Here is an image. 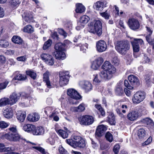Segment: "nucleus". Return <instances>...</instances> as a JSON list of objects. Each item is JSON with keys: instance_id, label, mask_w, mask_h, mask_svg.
<instances>
[{"instance_id": "nucleus-3", "label": "nucleus", "mask_w": 154, "mask_h": 154, "mask_svg": "<svg viewBox=\"0 0 154 154\" xmlns=\"http://www.w3.org/2000/svg\"><path fill=\"white\" fill-rule=\"evenodd\" d=\"M130 48V45L127 40L118 41L115 46L116 50L122 54H125Z\"/></svg>"}, {"instance_id": "nucleus-24", "label": "nucleus", "mask_w": 154, "mask_h": 154, "mask_svg": "<svg viewBox=\"0 0 154 154\" xmlns=\"http://www.w3.org/2000/svg\"><path fill=\"white\" fill-rule=\"evenodd\" d=\"M128 79L131 85H137L139 83V80L138 77L134 75H130L128 76Z\"/></svg>"}, {"instance_id": "nucleus-19", "label": "nucleus", "mask_w": 154, "mask_h": 154, "mask_svg": "<svg viewBox=\"0 0 154 154\" xmlns=\"http://www.w3.org/2000/svg\"><path fill=\"white\" fill-rule=\"evenodd\" d=\"M3 113L4 116L7 119L11 118L13 115L12 109L10 107H6Z\"/></svg>"}, {"instance_id": "nucleus-11", "label": "nucleus", "mask_w": 154, "mask_h": 154, "mask_svg": "<svg viewBox=\"0 0 154 154\" xmlns=\"http://www.w3.org/2000/svg\"><path fill=\"white\" fill-rule=\"evenodd\" d=\"M68 72L66 73L62 72L60 75V84L61 86H64L68 84L69 76Z\"/></svg>"}, {"instance_id": "nucleus-44", "label": "nucleus", "mask_w": 154, "mask_h": 154, "mask_svg": "<svg viewBox=\"0 0 154 154\" xmlns=\"http://www.w3.org/2000/svg\"><path fill=\"white\" fill-rule=\"evenodd\" d=\"M86 107V105L84 103H81L77 106L79 112H81L84 111Z\"/></svg>"}, {"instance_id": "nucleus-61", "label": "nucleus", "mask_w": 154, "mask_h": 154, "mask_svg": "<svg viewBox=\"0 0 154 154\" xmlns=\"http://www.w3.org/2000/svg\"><path fill=\"white\" fill-rule=\"evenodd\" d=\"M10 3L12 6H16L20 3L19 0H11Z\"/></svg>"}, {"instance_id": "nucleus-13", "label": "nucleus", "mask_w": 154, "mask_h": 154, "mask_svg": "<svg viewBox=\"0 0 154 154\" xmlns=\"http://www.w3.org/2000/svg\"><path fill=\"white\" fill-rule=\"evenodd\" d=\"M67 93L70 97L75 100H79L82 98L81 96L77 91L73 88L68 89Z\"/></svg>"}, {"instance_id": "nucleus-5", "label": "nucleus", "mask_w": 154, "mask_h": 154, "mask_svg": "<svg viewBox=\"0 0 154 154\" xmlns=\"http://www.w3.org/2000/svg\"><path fill=\"white\" fill-rule=\"evenodd\" d=\"M145 98V92L141 91H138L135 93L133 96V103L134 104H139L143 101Z\"/></svg>"}, {"instance_id": "nucleus-33", "label": "nucleus", "mask_w": 154, "mask_h": 154, "mask_svg": "<svg viewBox=\"0 0 154 154\" xmlns=\"http://www.w3.org/2000/svg\"><path fill=\"white\" fill-rule=\"evenodd\" d=\"M11 41L14 43L19 45L22 44L23 42L22 38L17 35L14 36L11 38Z\"/></svg>"}, {"instance_id": "nucleus-39", "label": "nucleus", "mask_w": 154, "mask_h": 154, "mask_svg": "<svg viewBox=\"0 0 154 154\" xmlns=\"http://www.w3.org/2000/svg\"><path fill=\"white\" fill-rule=\"evenodd\" d=\"M57 132L63 138L65 139L68 137V134L66 131H64L62 129H59Z\"/></svg>"}, {"instance_id": "nucleus-52", "label": "nucleus", "mask_w": 154, "mask_h": 154, "mask_svg": "<svg viewBox=\"0 0 154 154\" xmlns=\"http://www.w3.org/2000/svg\"><path fill=\"white\" fill-rule=\"evenodd\" d=\"M100 66L97 63L94 61L92 62L91 66V68L94 70H97Z\"/></svg>"}, {"instance_id": "nucleus-49", "label": "nucleus", "mask_w": 154, "mask_h": 154, "mask_svg": "<svg viewBox=\"0 0 154 154\" xmlns=\"http://www.w3.org/2000/svg\"><path fill=\"white\" fill-rule=\"evenodd\" d=\"M33 148L39 151L42 154H49L47 152H46L45 149L40 146H33Z\"/></svg>"}, {"instance_id": "nucleus-51", "label": "nucleus", "mask_w": 154, "mask_h": 154, "mask_svg": "<svg viewBox=\"0 0 154 154\" xmlns=\"http://www.w3.org/2000/svg\"><path fill=\"white\" fill-rule=\"evenodd\" d=\"M94 29H102L101 23L100 20H97L94 24Z\"/></svg>"}, {"instance_id": "nucleus-43", "label": "nucleus", "mask_w": 154, "mask_h": 154, "mask_svg": "<svg viewBox=\"0 0 154 154\" xmlns=\"http://www.w3.org/2000/svg\"><path fill=\"white\" fill-rule=\"evenodd\" d=\"M52 41L50 39H48L45 42L43 46V48L44 50H45L49 48L51 45Z\"/></svg>"}, {"instance_id": "nucleus-48", "label": "nucleus", "mask_w": 154, "mask_h": 154, "mask_svg": "<svg viewBox=\"0 0 154 154\" xmlns=\"http://www.w3.org/2000/svg\"><path fill=\"white\" fill-rule=\"evenodd\" d=\"M89 32L98 36H100L102 33L101 29H89Z\"/></svg>"}, {"instance_id": "nucleus-60", "label": "nucleus", "mask_w": 154, "mask_h": 154, "mask_svg": "<svg viewBox=\"0 0 154 154\" xmlns=\"http://www.w3.org/2000/svg\"><path fill=\"white\" fill-rule=\"evenodd\" d=\"M26 59V55L18 57L16 58L17 60L18 61L21 62L25 61Z\"/></svg>"}, {"instance_id": "nucleus-53", "label": "nucleus", "mask_w": 154, "mask_h": 154, "mask_svg": "<svg viewBox=\"0 0 154 154\" xmlns=\"http://www.w3.org/2000/svg\"><path fill=\"white\" fill-rule=\"evenodd\" d=\"M9 83V81H6L5 82L0 83V89H3L6 88Z\"/></svg>"}, {"instance_id": "nucleus-59", "label": "nucleus", "mask_w": 154, "mask_h": 154, "mask_svg": "<svg viewBox=\"0 0 154 154\" xmlns=\"http://www.w3.org/2000/svg\"><path fill=\"white\" fill-rule=\"evenodd\" d=\"M80 50L81 51H82L83 52H85L86 51V49L88 48V45L87 44L85 43L83 45H81L80 46Z\"/></svg>"}, {"instance_id": "nucleus-22", "label": "nucleus", "mask_w": 154, "mask_h": 154, "mask_svg": "<svg viewBox=\"0 0 154 154\" xmlns=\"http://www.w3.org/2000/svg\"><path fill=\"white\" fill-rule=\"evenodd\" d=\"M40 118L39 115L37 113H34L29 115L27 117L28 120L30 122H36L39 120Z\"/></svg>"}, {"instance_id": "nucleus-25", "label": "nucleus", "mask_w": 154, "mask_h": 154, "mask_svg": "<svg viewBox=\"0 0 154 154\" xmlns=\"http://www.w3.org/2000/svg\"><path fill=\"white\" fill-rule=\"evenodd\" d=\"M122 85V81H120L119 83L118 84L115 90L116 93L117 95H121L123 94Z\"/></svg>"}, {"instance_id": "nucleus-35", "label": "nucleus", "mask_w": 154, "mask_h": 154, "mask_svg": "<svg viewBox=\"0 0 154 154\" xmlns=\"http://www.w3.org/2000/svg\"><path fill=\"white\" fill-rule=\"evenodd\" d=\"M75 10L77 13H82L85 11V8L81 4H77Z\"/></svg>"}, {"instance_id": "nucleus-20", "label": "nucleus", "mask_w": 154, "mask_h": 154, "mask_svg": "<svg viewBox=\"0 0 154 154\" xmlns=\"http://www.w3.org/2000/svg\"><path fill=\"white\" fill-rule=\"evenodd\" d=\"M53 55L57 59L59 60H63L66 57L64 51L54 52Z\"/></svg>"}, {"instance_id": "nucleus-18", "label": "nucleus", "mask_w": 154, "mask_h": 154, "mask_svg": "<svg viewBox=\"0 0 154 154\" xmlns=\"http://www.w3.org/2000/svg\"><path fill=\"white\" fill-rule=\"evenodd\" d=\"M60 101L61 103L62 106L66 107L70 102L69 101V98L65 94H62L60 98Z\"/></svg>"}, {"instance_id": "nucleus-2", "label": "nucleus", "mask_w": 154, "mask_h": 154, "mask_svg": "<svg viewBox=\"0 0 154 154\" xmlns=\"http://www.w3.org/2000/svg\"><path fill=\"white\" fill-rule=\"evenodd\" d=\"M66 141L67 143L74 148L84 147L85 145L84 140L79 136L73 135L71 139H67Z\"/></svg>"}, {"instance_id": "nucleus-50", "label": "nucleus", "mask_w": 154, "mask_h": 154, "mask_svg": "<svg viewBox=\"0 0 154 154\" xmlns=\"http://www.w3.org/2000/svg\"><path fill=\"white\" fill-rule=\"evenodd\" d=\"M94 61L100 66L103 63L104 60L102 57H98L95 59Z\"/></svg>"}, {"instance_id": "nucleus-63", "label": "nucleus", "mask_w": 154, "mask_h": 154, "mask_svg": "<svg viewBox=\"0 0 154 154\" xmlns=\"http://www.w3.org/2000/svg\"><path fill=\"white\" fill-rule=\"evenodd\" d=\"M149 59L146 56L144 55L142 60V63H149Z\"/></svg>"}, {"instance_id": "nucleus-8", "label": "nucleus", "mask_w": 154, "mask_h": 154, "mask_svg": "<svg viewBox=\"0 0 154 154\" xmlns=\"http://www.w3.org/2000/svg\"><path fill=\"white\" fill-rule=\"evenodd\" d=\"M42 59L46 64L52 66L54 64V59L52 56L48 53H43L41 55Z\"/></svg>"}, {"instance_id": "nucleus-62", "label": "nucleus", "mask_w": 154, "mask_h": 154, "mask_svg": "<svg viewBox=\"0 0 154 154\" xmlns=\"http://www.w3.org/2000/svg\"><path fill=\"white\" fill-rule=\"evenodd\" d=\"M58 32L60 34L63 36L64 38L67 36V33L63 29H58Z\"/></svg>"}, {"instance_id": "nucleus-10", "label": "nucleus", "mask_w": 154, "mask_h": 154, "mask_svg": "<svg viewBox=\"0 0 154 154\" xmlns=\"http://www.w3.org/2000/svg\"><path fill=\"white\" fill-rule=\"evenodd\" d=\"M131 42L133 46L134 52H137L139 51V45L143 44V40L141 39H137L133 38H131Z\"/></svg>"}, {"instance_id": "nucleus-9", "label": "nucleus", "mask_w": 154, "mask_h": 154, "mask_svg": "<svg viewBox=\"0 0 154 154\" xmlns=\"http://www.w3.org/2000/svg\"><path fill=\"white\" fill-rule=\"evenodd\" d=\"M96 48L98 52L102 53L106 50L107 46L105 41L103 40H100L96 42Z\"/></svg>"}, {"instance_id": "nucleus-46", "label": "nucleus", "mask_w": 154, "mask_h": 154, "mask_svg": "<svg viewBox=\"0 0 154 154\" xmlns=\"http://www.w3.org/2000/svg\"><path fill=\"white\" fill-rule=\"evenodd\" d=\"M144 123L147 125H150L152 126L154 125V123L152 120L150 119L146 118L143 119Z\"/></svg>"}, {"instance_id": "nucleus-57", "label": "nucleus", "mask_w": 154, "mask_h": 154, "mask_svg": "<svg viewBox=\"0 0 154 154\" xmlns=\"http://www.w3.org/2000/svg\"><path fill=\"white\" fill-rule=\"evenodd\" d=\"M112 63L116 66H118L119 63V60L117 57H115L112 60Z\"/></svg>"}, {"instance_id": "nucleus-40", "label": "nucleus", "mask_w": 154, "mask_h": 154, "mask_svg": "<svg viewBox=\"0 0 154 154\" xmlns=\"http://www.w3.org/2000/svg\"><path fill=\"white\" fill-rule=\"evenodd\" d=\"M26 74L34 79H35L37 75L35 72L32 70L27 71Z\"/></svg>"}, {"instance_id": "nucleus-6", "label": "nucleus", "mask_w": 154, "mask_h": 154, "mask_svg": "<svg viewBox=\"0 0 154 154\" xmlns=\"http://www.w3.org/2000/svg\"><path fill=\"white\" fill-rule=\"evenodd\" d=\"M78 120L82 125H88L92 124L94 121L93 117L88 115H85L79 117Z\"/></svg>"}, {"instance_id": "nucleus-58", "label": "nucleus", "mask_w": 154, "mask_h": 154, "mask_svg": "<svg viewBox=\"0 0 154 154\" xmlns=\"http://www.w3.org/2000/svg\"><path fill=\"white\" fill-rule=\"evenodd\" d=\"M120 148V146L118 144H117L115 146L113 149V150L115 154H118Z\"/></svg>"}, {"instance_id": "nucleus-21", "label": "nucleus", "mask_w": 154, "mask_h": 154, "mask_svg": "<svg viewBox=\"0 0 154 154\" xmlns=\"http://www.w3.org/2000/svg\"><path fill=\"white\" fill-rule=\"evenodd\" d=\"M20 95L15 93H13L10 97L9 100L10 101V104L13 105L20 98Z\"/></svg>"}, {"instance_id": "nucleus-23", "label": "nucleus", "mask_w": 154, "mask_h": 154, "mask_svg": "<svg viewBox=\"0 0 154 154\" xmlns=\"http://www.w3.org/2000/svg\"><path fill=\"white\" fill-rule=\"evenodd\" d=\"M26 117V113L25 112L20 110L18 111L17 113V119L20 122H23Z\"/></svg>"}, {"instance_id": "nucleus-14", "label": "nucleus", "mask_w": 154, "mask_h": 154, "mask_svg": "<svg viewBox=\"0 0 154 154\" xmlns=\"http://www.w3.org/2000/svg\"><path fill=\"white\" fill-rule=\"evenodd\" d=\"M79 85L86 92L90 91L92 89V85L91 83L88 81L80 82L79 83Z\"/></svg>"}, {"instance_id": "nucleus-17", "label": "nucleus", "mask_w": 154, "mask_h": 154, "mask_svg": "<svg viewBox=\"0 0 154 154\" xmlns=\"http://www.w3.org/2000/svg\"><path fill=\"white\" fill-rule=\"evenodd\" d=\"M139 117L138 112L136 111H132L130 112L128 114V119L131 121H134L137 120Z\"/></svg>"}, {"instance_id": "nucleus-29", "label": "nucleus", "mask_w": 154, "mask_h": 154, "mask_svg": "<svg viewBox=\"0 0 154 154\" xmlns=\"http://www.w3.org/2000/svg\"><path fill=\"white\" fill-rule=\"evenodd\" d=\"M105 2H97L95 4L94 6L97 10L101 11L104 7H106Z\"/></svg>"}, {"instance_id": "nucleus-47", "label": "nucleus", "mask_w": 154, "mask_h": 154, "mask_svg": "<svg viewBox=\"0 0 154 154\" xmlns=\"http://www.w3.org/2000/svg\"><path fill=\"white\" fill-rule=\"evenodd\" d=\"M8 129L10 131L7 134H15L17 132V127L16 126H11Z\"/></svg>"}, {"instance_id": "nucleus-54", "label": "nucleus", "mask_w": 154, "mask_h": 154, "mask_svg": "<svg viewBox=\"0 0 154 154\" xmlns=\"http://www.w3.org/2000/svg\"><path fill=\"white\" fill-rule=\"evenodd\" d=\"M9 125V124L4 121L0 122V128L3 129L6 128Z\"/></svg>"}, {"instance_id": "nucleus-38", "label": "nucleus", "mask_w": 154, "mask_h": 154, "mask_svg": "<svg viewBox=\"0 0 154 154\" xmlns=\"http://www.w3.org/2000/svg\"><path fill=\"white\" fill-rule=\"evenodd\" d=\"M9 99L7 98H3L0 99V107L10 104Z\"/></svg>"}, {"instance_id": "nucleus-27", "label": "nucleus", "mask_w": 154, "mask_h": 154, "mask_svg": "<svg viewBox=\"0 0 154 154\" xmlns=\"http://www.w3.org/2000/svg\"><path fill=\"white\" fill-rule=\"evenodd\" d=\"M22 96L24 98L29 100L31 103H35L36 101V99L35 97H32L29 94L23 93Z\"/></svg>"}, {"instance_id": "nucleus-26", "label": "nucleus", "mask_w": 154, "mask_h": 154, "mask_svg": "<svg viewBox=\"0 0 154 154\" xmlns=\"http://www.w3.org/2000/svg\"><path fill=\"white\" fill-rule=\"evenodd\" d=\"M90 19L88 17L86 16H83L80 18L79 22L78 23V24L81 25L80 28H84L85 24L87 23Z\"/></svg>"}, {"instance_id": "nucleus-1", "label": "nucleus", "mask_w": 154, "mask_h": 154, "mask_svg": "<svg viewBox=\"0 0 154 154\" xmlns=\"http://www.w3.org/2000/svg\"><path fill=\"white\" fill-rule=\"evenodd\" d=\"M101 68L103 70L101 71L98 74L94 75V82L99 83L103 79H109L112 77L116 71V68L108 61L104 62Z\"/></svg>"}, {"instance_id": "nucleus-16", "label": "nucleus", "mask_w": 154, "mask_h": 154, "mask_svg": "<svg viewBox=\"0 0 154 154\" xmlns=\"http://www.w3.org/2000/svg\"><path fill=\"white\" fill-rule=\"evenodd\" d=\"M107 130V127L106 125H102L98 126L96 130V135L98 137L101 136Z\"/></svg>"}, {"instance_id": "nucleus-31", "label": "nucleus", "mask_w": 154, "mask_h": 154, "mask_svg": "<svg viewBox=\"0 0 154 154\" xmlns=\"http://www.w3.org/2000/svg\"><path fill=\"white\" fill-rule=\"evenodd\" d=\"M55 51L54 52L63 51H65L64 46L61 43L56 44L54 46Z\"/></svg>"}, {"instance_id": "nucleus-45", "label": "nucleus", "mask_w": 154, "mask_h": 154, "mask_svg": "<svg viewBox=\"0 0 154 154\" xmlns=\"http://www.w3.org/2000/svg\"><path fill=\"white\" fill-rule=\"evenodd\" d=\"M105 137L106 140L110 142H112L113 140L112 134L109 132H107L105 135Z\"/></svg>"}, {"instance_id": "nucleus-7", "label": "nucleus", "mask_w": 154, "mask_h": 154, "mask_svg": "<svg viewBox=\"0 0 154 154\" xmlns=\"http://www.w3.org/2000/svg\"><path fill=\"white\" fill-rule=\"evenodd\" d=\"M4 136L6 138L10 141L15 142L21 140L25 141V140L23 139L17 132L15 134H5Z\"/></svg>"}, {"instance_id": "nucleus-15", "label": "nucleus", "mask_w": 154, "mask_h": 154, "mask_svg": "<svg viewBox=\"0 0 154 154\" xmlns=\"http://www.w3.org/2000/svg\"><path fill=\"white\" fill-rule=\"evenodd\" d=\"M33 14L30 11H25L23 15L24 20L26 22L30 23L33 21Z\"/></svg>"}, {"instance_id": "nucleus-34", "label": "nucleus", "mask_w": 154, "mask_h": 154, "mask_svg": "<svg viewBox=\"0 0 154 154\" xmlns=\"http://www.w3.org/2000/svg\"><path fill=\"white\" fill-rule=\"evenodd\" d=\"M35 125L31 124H27L24 125L23 129L25 131L30 132L32 133L33 129H34Z\"/></svg>"}, {"instance_id": "nucleus-4", "label": "nucleus", "mask_w": 154, "mask_h": 154, "mask_svg": "<svg viewBox=\"0 0 154 154\" xmlns=\"http://www.w3.org/2000/svg\"><path fill=\"white\" fill-rule=\"evenodd\" d=\"M50 75L49 72L46 71L43 75V81L46 84L47 87L51 88L55 87L56 85V81H55L54 78L49 79Z\"/></svg>"}, {"instance_id": "nucleus-64", "label": "nucleus", "mask_w": 154, "mask_h": 154, "mask_svg": "<svg viewBox=\"0 0 154 154\" xmlns=\"http://www.w3.org/2000/svg\"><path fill=\"white\" fill-rule=\"evenodd\" d=\"M105 19H108L109 18V15L106 12V11L100 14Z\"/></svg>"}, {"instance_id": "nucleus-56", "label": "nucleus", "mask_w": 154, "mask_h": 154, "mask_svg": "<svg viewBox=\"0 0 154 154\" xmlns=\"http://www.w3.org/2000/svg\"><path fill=\"white\" fill-rule=\"evenodd\" d=\"M125 86L128 89L132 90L133 88V87L129 84L127 80H125L124 81Z\"/></svg>"}, {"instance_id": "nucleus-12", "label": "nucleus", "mask_w": 154, "mask_h": 154, "mask_svg": "<svg viewBox=\"0 0 154 154\" xmlns=\"http://www.w3.org/2000/svg\"><path fill=\"white\" fill-rule=\"evenodd\" d=\"M127 24L131 29H138L140 27V24L138 21L135 18H130Z\"/></svg>"}, {"instance_id": "nucleus-28", "label": "nucleus", "mask_w": 154, "mask_h": 154, "mask_svg": "<svg viewBox=\"0 0 154 154\" xmlns=\"http://www.w3.org/2000/svg\"><path fill=\"white\" fill-rule=\"evenodd\" d=\"M44 132L43 128L41 127L36 128L35 126L34 129L32 132V134L35 135H41L43 134Z\"/></svg>"}, {"instance_id": "nucleus-36", "label": "nucleus", "mask_w": 154, "mask_h": 154, "mask_svg": "<svg viewBox=\"0 0 154 154\" xmlns=\"http://www.w3.org/2000/svg\"><path fill=\"white\" fill-rule=\"evenodd\" d=\"M146 135V132L144 129H140L137 132V135L139 139H142L144 138Z\"/></svg>"}, {"instance_id": "nucleus-30", "label": "nucleus", "mask_w": 154, "mask_h": 154, "mask_svg": "<svg viewBox=\"0 0 154 154\" xmlns=\"http://www.w3.org/2000/svg\"><path fill=\"white\" fill-rule=\"evenodd\" d=\"M5 146L2 143H0V152H8L14 150V148L12 146L4 147Z\"/></svg>"}, {"instance_id": "nucleus-42", "label": "nucleus", "mask_w": 154, "mask_h": 154, "mask_svg": "<svg viewBox=\"0 0 154 154\" xmlns=\"http://www.w3.org/2000/svg\"><path fill=\"white\" fill-rule=\"evenodd\" d=\"M95 107L100 112L101 114L103 116H104L105 115V112L101 106V105L99 104H96L95 105Z\"/></svg>"}, {"instance_id": "nucleus-55", "label": "nucleus", "mask_w": 154, "mask_h": 154, "mask_svg": "<svg viewBox=\"0 0 154 154\" xmlns=\"http://www.w3.org/2000/svg\"><path fill=\"white\" fill-rule=\"evenodd\" d=\"M59 150L60 153L62 154H69L68 152L62 146H59Z\"/></svg>"}, {"instance_id": "nucleus-32", "label": "nucleus", "mask_w": 154, "mask_h": 154, "mask_svg": "<svg viewBox=\"0 0 154 154\" xmlns=\"http://www.w3.org/2000/svg\"><path fill=\"white\" fill-rule=\"evenodd\" d=\"M15 74V76L13 78V81L16 80L23 81L25 80L26 78V75H22L18 72H17Z\"/></svg>"}, {"instance_id": "nucleus-41", "label": "nucleus", "mask_w": 154, "mask_h": 154, "mask_svg": "<svg viewBox=\"0 0 154 154\" xmlns=\"http://www.w3.org/2000/svg\"><path fill=\"white\" fill-rule=\"evenodd\" d=\"M9 45V42L6 40L1 39L0 40V46L3 48H6Z\"/></svg>"}, {"instance_id": "nucleus-37", "label": "nucleus", "mask_w": 154, "mask_h": 154, "mask_svg": "<svg viewBox=\"0 0 154 154\" xmlns=\"http://www.w3.org/2000/svg\"><path fill=\"white\" fill-rule=\"evenodd\" d=\"M108 120L110 124L115 125L116 123L115 117L114 115L112 113H110L108 116Z\"/></svg>"}]
</instances>
